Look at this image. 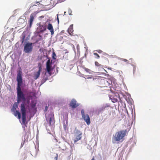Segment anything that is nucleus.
<instances>
[{"label": "nucleus", "instance_id": "9", "mask_svg": "<svg viewBox=\"0 0 160 160\" xmlns=\"http://www.w3.org/2000/svg\"><path fill=\"white\" fill-rule=\"evenodd\" d=\"M79 104L77 103V101L74 99H72L71 101L70 106L72 108H75L78 107Z\"/></svg>", "mask_w": 160, "mask_h": 160}, {"label": "nucleus", "instance_id": "33", "mask_svg": "<svg viewBox=\"0 0 160 160\" xmlns=\"http://www.w3.org/2000/svg\"><path fill=\"white\" fill-rule=\"evenodd\" d=\"M57 19L58 20V22H59V18H58V17L57 18Z\"/></svg>", "mask_w": 160, "mask_h": 160}, {"label": "nucleus", "instance_id": "10", "mask_svg": "<svg viewBox=\"0 0 160 160\" xmlns=\"http://www.w3.org/2000/svg\"><path fill=\"white\" fill-rule=\"evenodd\" d=\"M95 66L98 67V69H99V71L102 72H103L104 71H106V70L103 68V65L100 64L98 62L96 61L95 62Z\"/></svg>", "mask_w": 160, "mask_h": 160}, {"label": "nucleus", "instance_id": "32", "mask_svg": "<svg viewBox=\"0 0 160 160\" xmlns=\"http://www.w3.org/2000/svg\"><path fill=\"white\" fill-rule=\"evenodd\" d=\"M91 160H95L94 157L93 156Z\"/></svg>", "mask_w": 160, "mask_h": 160}, {"label": "nucleus", "instance_id": "23", "mask_svg": "<svg viewBox=\"0 0 160 160\" xmlns=\"http://www.w3.org/2000/svg\"><path fill=\"white\" fill-rule=\"evenodd\" d=\"M93 54L96 56L95 57L96 58L98 59L100 57L99 55L97 53L94 52Z\"/></svg>", "mask_w": 160, "mask_h": 160}, {"label": "nucleus", "instance_id": "24", "mask_svg": "<svg viewBox=\"0 0 160 160\" xmlns=\"http://www.w3.org/2000/svg\"><path fill=\"white\" fill-rule=\"evenodd\" d=\"M25 35H23L22 36V39H21V43L22 44L24 42V39L25 38Z\"/></svg>", "mask_w": 160, "mask_h": 160}, {"label": "nucleus", "instance_id": "18", "mask_svg": "<svg viewBox=\"0 0 160 160\" xmlns=\"http://www.w3.org/2000/svg\"><path fill=\"white\" fill-rule=\"evenodd\" d=\"M38 28L40 29V32H43L46 30V25H41L39 26Z\"/></svg>", "mask_w": 160, "mask_h": 160}, {"label": "nucleus", "instance_id": "3", "mask_svg": "<svg viewBox=\"0 0 160 160\" xmlns=\"http://www.w3.org/2000/svg\"><path fill=\"white\" fill-rule=\"evenodd\" d=\"M21 111L22 115V122L23 124H25L26 120V110L24 103H22L21 104Z\"/></svg>", "mask_w": 160, "mask_h": 160}, {"label": "nucleus", "instance_id": "26", "mask_svg": "<svg viewBox=\"0 0 160 160\" xmlns=\"http://www.w3.org/2000/svg\"><path fill=\"white\" fill-rule=\"evenodd\" d=\"M56 56V55L55 53V52H53L52 53V58L54 59H55L56 58H54V57Z\"/></svg>", "mask_w": 160, "mask_h": 160}, {"label": "nucleus", "instance_id": "37", "mask_svg": "<svg viewBox=\"0 0 160 160\" xmlns=\"http://www.w3.org/2000/svg\"><path fill=\"white\" fill-rule=\"evenodd\" d=\"M46 120H47V121H48V119H47V118H46Z\"/></svg>", "mask_w": 160, "mask_h": 160}, {"label": "nucleus", "instance_id": "12", "mask_svg": "<svg viewBox=\"0 0 160 160\" xmlns=\"http://www.w3.org/2000/svg\"><path fill=\"white\" fill-rule=\"evenodd\" d=\"M38 68V70L36 72H35L34 74V78L35 80H36L39 77L40 74V72L42 69V67L41 66L39 67Z\"/></svg>", "mask_w": 160, "mask_h": 160}, {"label": "nucleus", "instance_id": "27", "mask_svg": "<svg viewBox=\"0 0 160 160\" xmlns=\"http://www.w3.org/2000/svg\"><path fill=\"white\" fill-rule=\"evenodd\" d=\"M58 154H56V156H55V157L54 158V159H55V160H58Z\"/></svg>", "mask_w": 160, "mask_h": 160}, {"label": "nucleus", "instance_id": "5", "mask_svg": "<svg viewBox=\"0 0 160 160\" xmlns=\"http://www.w3.org/2000/svg\"><path fill=\"white\" fill-rule=\"evenodd\" d=\"M81 114L82 118L86 122L88 125H89L90 123V119L88 114H85L84 113V110L82 109L81 110Z\"/></svg>", "mask_w": 160, "mask_h": 160}, {"label": "nucleus", "instance_id": "31", "mask_svg": "<svg viewBox=\"0 0 160 160\" xmlns=\"http://www.w3.org/2000/svg\"><path fill=\"white\" fill-rule=\"evenodd\" d=\"M85 70L87 72H89V70L88 68H85Z\"/></svg>", "mask_w": 160, "mask_h": 160}, {"label": "nucleus", "instance_id": "1", "mask_svg": "<svg viewBox=\"0 0 160 160\" xmlns=\"http://www.w3.org/2000/svg\"><path fill=\"white\" fill-rule=\"evenodd\" d=\"M127 133V130L118 131L113 135L112 137L113 143H119L122 142L124 140V137Z\"/></svg>", "mask_w": 160, "mask_h": 160}, {"label": "nucleus", "instance_id": "13", "mask_svg": "<svg viewBox=\"0 0 160 160\" xmlns=\"http://www.w3.org/2000/svg\"><path fill=\"white\" fill-rule=\"evenodd\" d=\"M47 28L51 32L52 35L54 34V31L53 28L52 24L50 23H48Z\"/></svg>", "mask_w": 160, "mask_h": 160}, {"label": "nucleus", "instance_id": "20", "mask_svg": "<svg viewBox=\"0 0 160 160\" xmlns=\"http://www.w3.org/2000/svg\"><path fill=\"white\" fill-rule=\"evenodd\" d=\"M63 127L64 129L65 130H67L68 129V121H66V124L65 123H64L63 124Z\"/></svg>", "mask_w": 160, "mask_h": 160}, {"label": "nucleus", "instance_id": "15", "mask_svg": "<svg viewBox=\"0 0 160 160\" xmlns=\"http://www.w3.org/2000/svg\"><path fill=\"white\" fill-rule=\"evenodd\" d=\"M34 19V15L33 14H31L29 20V27L31 28L32 26L33 22Z\"/></svg>", "mask_w": 160, "mask_h": 160}, {"label": "nucleus", "instance_id": "2", "mask_svg": "<svg viewBox=\"0 0 160 160\" xmlns=\"http://www.w3.org/2000/svg\"><path fill=\"white\" fill-rule=\"evenodd\" d=\"M17 101L18 103H19L21 101V100H25V98L23 93L21 90V88L18 87V88H17Z\"/></svg>", "mask_w": 160, "mask_h": 160}, {"label": "nucleus", "instance_id": "29", "mask_svg": "<svg viewBox=\"0 0 160 160\" xmlns=\"http://www.w3.org/2000/svg\"><path fill=\"white\" fill-rule=\"evenodd\" d=\"M123 61L124 62H128V61L127 60L125 59H123Z\"/></svg>", "mask_w": 160, "mask_h": 160}, {"label": "nucleus", "instance_id": "34", "mask_svg": "<svg viewBox=\"0 0 160 160\" xmlns=\"http://www.w3.org/2000/svg\"><path fill=\"white\" fill-rule=\"evenodd\" d=\"M40 18H44V16H42L40 17Z\"/></svg>", "mask_w": 160, "mask_h": 160}, {"label": "nucleus", "instance_id": "30", "mask_svg": "<svg viewBox=\"0 0 160 160\" xmlns=\"http://www.w3.org/2000/svg\"><path fill=\"white\" fill-rule=\"evenodd\" d=\"M48 107L47 106H46L45 109V111H47L48 110Z\"/></svg>", "mask_w": 160, "mask_h": 160}, {"label": "nucleus", "instance_id": "6", "mask_svg": "<svg viewBox=\"0 0 160 160\" xmlns=\"http://www.w3.org/2000/svg\"><path fill=\"white\" fill-rule=\"evenodd\" d=\"M76 132L74 135L73 140L75 142L80 140L82 138V133L78 130H76Z\"/></svg>", "mask_w": 160, "mask_h": 160}, {"label": "nucleus", "instance_id": "17", "mask_svg": "<svg viewBox=\"0 0 160 160\" xmlns=\"http://www.w3.org/2000/svg\"><path fill=\"white\" fill-rule=\"evenodd\" d=\"M67 31L70 35H72V34L73 32V24H71L69 28L68 29Z\"/></svg>", "mask_w": 160, "mask_h": 160}, {"label": "nucleus", "instance_id": "22", "mask_svg": "<svg viewBox=\"0 0 160 160\" xmlns=\"http://www.w3.org/2000/svg\"><path fill=\"white\" fill-rule=\"evenodd\" d=\"M105 107H102V108H100L98 112H102V111H104L105 109Z\"/></svg>", "mask_w": 160, "mask_h": 160}, {"label": "nucleus", "instance_id": "14", "mask_svg": "<svg viewBox=\"0 0 160 160\" xmlns=\"http://www.w3.org/2000/svg\"><path fill=\"white\" fill-rule=\"evenodd\" d=\"M111 83L112 81L110 80L105 78L104 87L109 86Z\"/></svg>", "mask_w": 160, "mask_h": 160}, {"label": "nucleus", "instance_id": "16", "mask_svg": "<svg viewBox=\"0 0 160 160\" xmlns=\"http://www.w3.org/2000/svg\"><path fill=\"white\" fill-rule=\"evenodd\" d=\"M49 121L50 126H51L54 125L55 123V120L54 116L50 117Z\"/></svg>", "mask_w": 160, "mask_h": 160}, {"label": "nucleus", "instance_id": "25", "mask_svg": "<svg viewBox=\"0 0 160 160\" xmlns=\"http://www.w3.org/2000/svg\"><path fill=\"white\" fill-rule=\"evenodd\" d=\"M36 105V103H32L31 104V107L32 108H34Z\"/></svg>", "mask_w": 160, "mask_h": 160}, {"label": "nucleus", "instance_id": "19", "mask_svg": "<svg viewBox=\"0 0 160 160\" xmlns=\"http://www.w3.org/2000/svg\"><path fill=\"white\" fill-rule=\"evenodd\" d=\"M14 115L16 117L18 116V118L19 119H20L21 118V113L18 111L16 110L14 112Z\"/></svg>", "mask_w": 160, "mask_h": 160}, {"label": "nucleus", "instance_id": "11", "mask_svg": "<svg viewBox=\"0 0 160 160\" xmlns=\"http://www.w3.org/2000/svg\"><path fill=\"white\" fill-rule=\"evenodd\" d=\"M105 78H98V82L99 86L101 87H104Z\"/></svg>", "mask_w": 160, "mask_h": 160}, {"label": "nucleus", "instance_id": "36", "mask_svg": "<svg viewBox=\"0 0 160 160\" xmlns=\"http://www.w3.org/2000/svg\"><path fill=\"white\" fill-rule=\"evenodd\" d=\"M135 69L134 70H133V72H135Z\"/></svg>", "mask_w": 160, "mask_h": 160}, {"label": "nucleus", "instance_id": "28", "mask_svg": "<svg viewBox=\"0 0 160 160\" xmlns=\"http://www.w3.org/2000/svg\"><path fill=\"white\" fill-rule=\"evenodd\" d=\"M64 0H57L58 2H61L64 1Z\"/></svg>", "mask_w": 160, "mask_h": 160}, {"label": "nucleus", "instance_id": "4", "mask_svg": "<svg viewBox=\"0 0 160 160\" xmlns=\"http://www.w3.org/2000/svg\"><path fill=\"white\" fill-rule=\"evenodd\" d=\"M32 43H28L24 46L23 51L26 53H29L32 51Z\"/></svg>", "mask_w": 160, "mask_h": 160}, {"label": "nucleus", "instance_id": "7", "mask_svg": "<svg viewBox=\"0 0 160 160\" xmlns=\"http://www.w3.org/2000/svg\"><path fill=\"white\" fill-rule=\"evenodd\" d=\"M22 72L19 71L17 74V80L18 82V86L17 88H18V87L21 88L20 87L22 83Z\"/></svg>", "mask_w": 160, "mask_h": 160}, {"label": "nucleus", "instance_id": "21", "mask_svg": "<svg viewBox=\"0 0 160 160\" xmlns=\"http://www.w3.org/2000/svg\"><path fill=\"white\" fill-rule=\"evenodd\" d=\"M48 79V77H44L42 80L41 82L42 83H44Z\"/></svg>", "mask_w": 160, "mask_h": 160}, {"label": "nucleus", "instance_id": "35", "mask_svg": "<svg viewBox=\"0 0 160 160\" xmlns=\"http://www.w3.org/2000/svg\"><path fill=\"white\" fill-rule=\"evenodd\" d=\"M101 52H102V51L101 50H99L98 51V52L100 53Z\"/></svg>", "mask_w": 160, "mask_h": 160}, {"label": "nucleus", "instance_id": "8", "mask_svg": "<svg viewBox=\"0 0 160 160\" xmlns=\"http://www.w3.org/2000/svg\"><path fill=\"white\" fill-rule=\"evenodd\" d=\"M52 62L49 59L48 60L46 63V69L48 72L50 73L51 70H52V68H51V65Z\"/></svg>", "mask_w": 160, "mask_h": 160}]
</instances>
